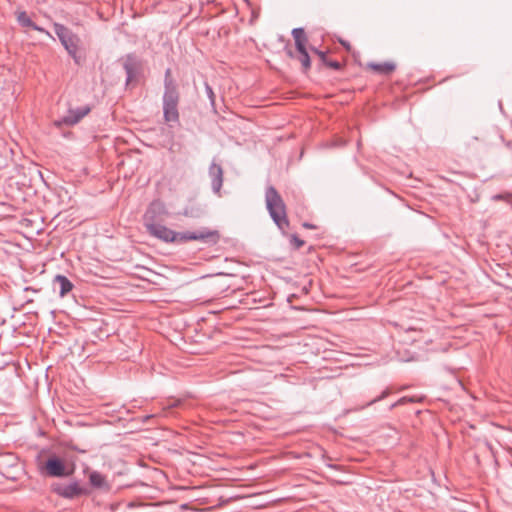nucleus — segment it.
Listing matches in <instances>:
<instances>
[{
	"label": "nucleus",
	"mask_w": 512,
	"mask_h": 512,
	"mask_svg": "<svg viewBox=\"0 0 512 512\" xmlns=\"http://www.w3.org/2000/svg\"><path fill=\"white\" fill-rule=\"evenodd\" d=\"M55 32L59 38V41L62 45H64V26L61 24L55 25Z\"/></svg>",
	"instance_id": "4be33fe9"
},
{
	"label": "nucleus",
	"mask_w": 512,
	"mask_h": 512,
	"mask_svg": "<svg viewBox=\"0 0 512 512\" xmlns=\"http://www.w3.org/2000/svg\"><path fill=\"white\" fill-rule=\"evenodd\" d=\"M209 177L211 179V187L213 192L219 194L223 184V169L214 161L209 167Z\"/></svg>",
	"instance_id": "0eeeda50"
},
{
	"label": "nucleus",
	"mask_w": 512,
	"mask_h": 512,
	"mask_svg": "<svg viewBox=\"0 0 512 512\" xmlns=\"http://www.w3.org/2000/svg\"><path fill=\"white\" fill-rule=\"evenodd\" d=\"M60 257L63 258L64 257V251L60 252Z\"/></svg>",
	"instance_id": "c9c22d12"
},
{
	"label": "nucleus",
	"mask_w": 512,
	"mask_h": 512,
	"mask_svg": "<svg viewBox=\"0 0 512 512\" xmlns=\"http://www.w3.org/2000/svg\"><path fill=\"white\" fill-rule=\"evenodd\" d=\"M341 43H342V45H344L345 47L349 48V45H348L347 43H345V42H343V41H342Z\"/></svg>",
	"instance_id": "f704fd0d"
},
{
	"label": "nucleus",
	"mask_w": 512,
	"mask_h": 512,
	"mask_svg": "<svg viewBox=\"0 0 512 512\" xmlns=\"http://www.w3.org/2000/svg\"><path fill=\"white\" fill-rule=\"evenodd\" d=\"M166 213V207L162 201H153L152 203H150L149 207L147 208L144 214V226H147V224L150 223H158L157 219Z\"/></svg>",
	"instance_id": "423d86ee"
},
{
	"label": "nucleus",
	"mask_w": 512,
	"mask_h": 512,
	"mask_svg": "<svg viewBox=\"0 0 512 512\" xmlns=\"http://www.w3.org/2000/svg\"><path fill=\"white\" fill-rule=\"evenodd\" d=\"M148 506H149V505H147V504H142V503H141V504H137V505H136V504H133V503L129 504V508H130V509H134V508H138V509H145V508H147Z\"/></svg>",
	"instance_id": "c85d7f7f"
},
{
	"label": "nucleus",
	"mask_w": 512,
	"mask_h": 512,
	"mask_svg": "<svg viewBox=\"0 0 512 512\" xmlns=\"http://www.w3.org/2000/svg\"><path fill=\"white\" fill-rule=\"evenodd\" d=\"M179 91L176 81L172 77L171 69L168 68L164 75V92Z\"/></svg>",
	"instance_id": "4468645a"
},
{
	"label": "nucleus",
	"mask_w": 512,
	"mask_h": 512,
	"mask_svg": "<svg viewBox=\"0 0 512 512\" xmlns=\"http://www.w3.org/2000/svg\"><path fill=\"white\" fill-rule=\"evenodd\" d=\"M89 493V489L81 485L77 481H73L69 484H66V498H74L82 495H87Z\"/></svg>",
	"instance_id": "9b49d317"
},
{
	"label": "nucleus",
	"mask_w": 512,
	"mask_h": 512,
	"mask_svg": "<svg viewBox=\"0 0 512 512\" xmlns=\"http://www.w3.org/2000/svg\"><path fill=\"white\" fill-rule=\"evenodd\" d=\"M368 67L374 70L375 72L383 75H388L392 73L396 66L392 62H384V63H369Z\"/></svg>",
	"instance_id": "f8f14e48"
},
{
	"label": "nucleus",
	"mask_w": 512,
	"mask_h": 512,
	"mask_svg": "<svg viewBox=\"0 0 512 512\" xmlns=\"http://www.w3.org/2000/svg\"><path fill=\"white\" fill-rule=\"evenodd\" d=\"M89 483L92 488L97 490L109 491L111 488L107 478L98 471L89 473Z\"/></svg>",
	"instance_id": "9d476101"
},
{
	"label": "nucleus",
	"mask_w": 512,
	"mask_h": 512,
	"mask_svg": "<svg viewBox=\"0 0 512 512\" xmlns=\"http://www.w3.org/2000/svg\"><path fill=\"white\" fill-rule=\"evenodd\" d=\"M182 214L186 217H191V218H198L202 215V211L200 209H195V208H185L182 212Z\"/></svg>",
	"instance_id": "aec40b11"
},
{
	"label": "nucleus",
	"mask_w": 512,
	"mask_h": 512,
	"mask_svg": "<svg viewBox=\"0 0 512 512\" xmlns=\"http://www.w3.org/2000/svg\"><path fill=\"white\" fill-rule=\"evenodd\" d=\"M51 489L54 493H56L57 495L61 496V497H64V485L63 484H53L51 486Z\"/></svg>",
	"instance_id": "393cba45"
},
{
	"label": "nucleus",
	"mask_w": 512,
	"mask_h": 512,
	"mask_svg": "<svg viewBox=\"0 0 512 512\" xmlns=\"http://www.w3.org/2000/svg\"><path fill=\"white\" fill-rule=\"evenodd\" d=\"M292 36L297 50H302L306 47L307 37L303 28H294L292 30Z\"/></svg>",
	"instance_id": "ddd939ff"
},
{
	"label": "nucleus",
	"mask_w": 512,
	"mask_h": 512,
	"mask_svg": "<svg viewBox=\"0 0 512 512\" xmlns=\"http://www.w3.org/2000/svg\"><path fill=\"white\" fill-rule=\"evenodd\" d=\"M39 470L44 477L62 478L64 477V459L51 455L39 464Z\"/></svg>",
	"instance_id": "39448f33"
},
{
	"label": "nucleus",
	"mask_w": 512,
	"mask_h": 512,
	"mask_svg": "<svg viewBox=\"0 0 512 512\" xmlns=\"http://www.w3.org/2000/svg\"><path fill=\"white\" fill-rule=\"evenodd\" d=\"M313 51L320 57L323 63L327 60L325 52L319 51L318 49H313Z\"/></svg>",
	"instance_id": "cd10ccee"
},
{
	"label": "nucleus",
	"mask_w": 512,
	"mask_h": 512,
	"mask_svg": "<svg viewBox=\"0 0 512 512\" xmlns=\"http://www.w3.org/2000/svg\"><path fill=\"white\" fill-rule=\"evenodd\" d=\"M73 284L66 278V295L72 290Z\"/></svg>",
	"instance_id": "c756f323"
},
{
	"label": "nucleus",
	"mask_w": 512,
	"mask_h": 512,
	"mask_svg": "<svg viewBox=\"0 0 512 512\" xmlns=\"http://www.w3.org/2000/svg\"><path fill=\"white\" fill-rule=\"evenodd\" d=\"M89 105H83L77 108H69L68 113L66 114V125H75L77 124L84 116H86L90 112Z\"/></svg>",
	"instance_id": "1a4fd4ad"
},
{
	"label": "nucleus",
	"mask_w": 512,
	"mask_h": 512,
	"mask_svg": "<svg viewBox=\"0 0 512 512\" xmlns=\"http://www.w3.org/2000/svg\"><path fill=\"white\" fill-rule=\"evenodd\" d=\"M17 21L23 27L39 30L38 26L31 20L25 11L17 13Z\"/></svg>",
	"instance_id": "2eb2a0df"
},
{
	"label": "nucleus",
	"mask_w": 512,
	"mask_h": 512,
	"mask_svg": "<svg viewBox=\"0 0 512 512\" xmlns=\"http://www.w3.org/2000/svg\"><path fill=\"white\" fill-rule=\"evenodd\" d=\"M390 394V390L389 389H385L378 397L374 398L373 400H371L370 402L367 403V406H370L378 401H381L383 399H385L388 395Z\"/></svg>",
	"instance_id": "5701e85b"
},
{
	"label": "nucleus",
	"mask_w": 512,
	"mask_h": 512,
	"mask_svg": "<svg viewBox=\"0 0 512 512\" xmlns=\"http://www.w3.org/2000/svg\"><path fill=\"white\" fill-rule=\"evenodd\" d=\"M328 467L332 469H338V466L333 464H329Z\"/></svg>",
	"instance_id": "2f4dec72"
},
{
	"label": "nucleus",
	"mask_w": 512,
	"mask_h": 512,
	"mask_svg": "<svg viewBox=\"0 0 512 512\" xmlns=\"http://www.w3.org/2000/svg\"><path fill=\"white\" fill-rule=\"evenodd\" d=\"M204 88H205V94H206L207 98L209 99L211 106L214 108L215 107V98H216L215 93H214L212 87L208 84V82L204 83Z\"/></svg>",
	"instance_id": "6ab92c4d"
},
{
	"label": "nucleus",
	"mask_w": 512,
	"mask_h": 512,
	"mask_svg": "<svg viewBox=\"0 0 512 512\" xmlns=\"http://www.w3.org/2000/svg\"><path fill=\"white\" fill-rule=\"evenodd\" d=\"M324 64L334 70H339L341 68V64L336 60H326Z\"/></svg>",
	"instance_id": "a878e982"
},
{
	"label": "nucleus",
	"mask_w": 512,
	"mask_h": 512,
	"mask_svg": "<svg viewBox=\"0 0 512 512\" xmlns=\"http://www.w3.org/2000/svg\"><path fill=\"white\" fill-rule=\"evenodd\" d=\"M71 2H72V0H66V7H67L68 5H70V4H71Z\"/></svg>",
	"instance_id": "72a5a7b5"
},
{
	"label": "nucleus",
	"mask_w": 512,
	"mask_h": 512,
	"mask_svg": "<svg viewBox=\"0 0 512 512\" xmlns=\"http://www.w3.org/2000/svg\"><path fill=\"white\" fill-rule=\"evenodd\" d=\"M68 448H70V445L66 441V451L68 450ZM74 470H75V463L73 462L72 457L69 456L68 453L66 452V468H65L66 476L72 474L74 472Z\"/></svg>",
	"instance_id": "a211bd4d"
},
{
	"label": "nucleus",
	"mask_w": 512,
	"mask_h": 512,
	"mask_svg": "<svg viewBox=\"0 0 512 512\" xmlns=\"http://www.w3.org/2000/svg\"><path fill=\"white\" fill-rule=\"evenodd\" d=\"M290 242L295 246L296 249H299L304 245V241L295 234L291 235Z\"/></svg>",
	"instance_id": "b1692460"
},
{
	"label": "nucleus",
	"mask_w": 512,
	"mask_h": 512,
	"mask_svg": "<svg viewBox=\"0 0 512 512\" xmlns=\"http://www.w3.org/2000/svg\"><path fill=\"white\" fill-rule=\"evenodd\" d=\"M145 228L151 236L165 243L183 244L197 240L208 245H216L220 240L219 231L208 228H202L198 231L176 232L160 223H150Z\"/></svg>",
	"instance_id": "f257e3e1"
},
{
	"label": "nucleus",
	"mask_w": 512,
	"mask_h": 512,
	"mask_svg": "<svg viewBox=\"0 0 512 512\" xmlns=\"http://www.w3.org/2000/svg\"><path fill=\"white\" fill-rule=\"evenodd\" d=\"M303 226H304L305 228H308V229L315 228V226H314L313 224H310V223H308V222H305V223L303 224Z\"/></svg>",
	"instance_id": "7c9ffc66"
},
{
	"label": "nucleus",
	"mask_w": 512,
	"mask_h": 512,
	"mask_svg": "<svg viewBox=\"0 0 512 512\" xmlns=\"http://www.w3.org/2000/svg\"><path fill=\"white\" fill-rule=\"evenodd\" d=\"M123 67L127 76L126 82L129 83L137 77L140 64L134 55H127Z\"/></svg>",
	"instance_id": "6e6552de"
},
{
	"label": "nucleus",
	"mask_w": 512,
	"mask_h": 512,
	"mask_svg": "<svg viewBox=\"0 0 512 512\" xmlns=\"http://www.w3.org/2000/svg\"><path fill=\"white\" fill-rule=\"evenodd\" d=\"M66 52L74 59L77 65H81L86 59L87 47L85 42L78 36L66 33Z\"/></svg>",
	"instance_id": "20e7f679"
},
{
	"label": "nucleus",
	"mask_w": 512,
	"mask_h": 512,
	"mask_svg": "<svg viewBox=\"0 0 512 512\" xmlns=\"http://www.w3.org/2000/svg\"><path fill=\"white\" fill-rule=\"evenodd\" d=\"M11 153L12 149L0 142V168L7 166L8 155Z\"/></svg>",
	"instance_id": "dca6fc26"
},
{
	"label": "nucleus",
	"mask_w": 512,
	"mask_h": 512,
	"mask_svg": "<svg viewBox=\"0 0 512 512\" xmlns=\"http://www.w3.org/2000/svg\"><path fill=\"white\" fill-rule=\"evenodd\" d=\"M265 202L266 208L269 212L270 217L277 225V227L284 232L289 227V220L286 214L285 203L275 189L274 186L270 185L265 191Z\"/></svg>",
	"instance_id": "f03ea898"
},
{
	"label": "nucleus",
	"mask_w": 512,
	"mask_h": 512,
	"mask_svg": "<svg viewBox=\"0 0 512 512\" xmlns=\"http://www.w3.org/2000/svg\"><path fill=\"white\" fill-rule=\"evenodd\" d=\"M180 101L179 91L164 92L162 97L163 117L168 125L179 123L178 105Z\"/></svg>",
	"instance_id": "7ed1b4c3"
},
{
	"label": "nucleus",
	"mask_w": 512,
	"mask_h": 512,
	"mask_svg": "<svg viewBox=\"0 0 512 512\" xmlns=\"http://www.w3.org/2000/svg\"><path fill=\"white\" fill-rule=\"evenodd\" d=\"M55 282H57L59 284V295L61 297H64V287H65L64 274H57L55 276Z\"/></svg>",
	"instance_id": "412c9836"
},
{
	"label": "nucleus",
	"mask_w": 512,
	"mask_h": 512,
	"mask_svg": "<svg viewBox=\"0 0 512 512\" xmlns=\"http://www.w3.org/2000/svg\"><path fill=\"white\" fill-rule=\"evenodd\" d=\"M407 401H412L411 398H408V397H402L399 401L395 402L394 404H392L390 406V410L394 409L396 406L400 405V404H403Z\"/></svg>",
	"instance_id": "bb28decb"
},
{
	"label": "nucleus",
	"mask_w": 512,
	"mask_h": 512,
	"mask_svg": "<svg viewBox=\"0 0 512 512\" xmlns=\"http://www.w3.org/2000/svg\"><path fill=\"white\" fill-rule=\"evenodd\" d=\"M297 51L300 54L299 61L301 62L304 70H308L311 66V62H310V57H309L306 47L303 48L302 50H297Z\"/></svg>",
	"instance_id": "f3484780"
},
{
	"label": "nucleus",
	"mask_w": 512,
	"mask_h": 512,
	"mask_svg": "<svg viewBox=\"0 0 512 512\" xmlns=\"http://www.w3.org/2000/svg\"><path fill=\"white\" fill-rule=\"evenodd\" d=\"M65 424H66V425H72V422H71V420L66 419Z\"/></svg>",
	"instance_id": "473e14b6"
}]
</instances>
